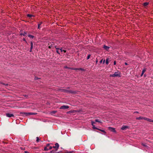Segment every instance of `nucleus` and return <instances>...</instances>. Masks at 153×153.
Wrapping results in <instances>:
<instances>
[{
    "mask_svg": "<svg viewBox=\"0 0 153 153\" xmlns=\"http://www.w3.org/2000/svg\"><path fill=\"white\" fill-rule=\"evenodd\" d=\"M64 68H67L68 69H73V70H76V71H84V69L82 68H76V69H74V68H70L68 67L67 66H65L64 67Z\"/></svg>",
    "mask_w": 153,
    "mask_h": 153,
    "instance_id": "f257e3e1",
    "label": "nucleus"
},
{
    "mask_svg": "<svg viewBox=\"0 0 153 153\" xmlns=\"http://www.w3.org/2000/svg\"><path fill=\"white\" fill-rule=\"evenodd\" d=\"M50 144L48 143L46 145V146L44 148V150L45 151H47L49 150V149H51L52 148V146H50L49 148H48V146H49L50 145Z\"/></svg>",
    "mask_w": 153,
    "mask_h": 153,
    "instance_id": "f03ea898",
    "label": "nucleus"
},
{
    "mask_svg": "<svg viewBox=\"0 0 153 153\" xmlns=\"http://www.w3.org/2000/svg\"><path fill=\"white\" fill-rule=\"evenodd\" d=\"M120 72L119 71H117L115 72L113 75H110V76H120Z\"/></svg>",
    "mask_w": 153,
    "mask_h": 153,
    "instance_id": "7ed1b4c3",
    "label": "nucleus"
},
{
    "mask_svg": "<svg viewBox=\"0 0 153 153\" xmlns=\"http://www.w3.org/2000/svg\"><path fill=\"white\" fill-rule=\"evenodd\" d=\"M21 114H22L23 115H25V116H26L29 115H35L36 114V113H35L23 112L21 113Z\"/></svg>",
    "mask_w": 153,
    "mask_h": 153,
    "instance_id": "20e7f679",
    "label": "nucleus"
},
{
    "mask_svg": "<svg viewBox=\"0 0 153 153\" xmlns=\"http://www.w3.org/2000/svg\"><path fill=\"white\" fill-rule=\"evenodd\" d=\"M108 128L109 130H110L111 131L115 133H116V131L115 130V128L113 127H108Z\"/></svg>",
    "mask_w": 153,
    "mask_h": 153,
    "instance_id": "39448f33",
    "label": "nucleus"
},
{
    "mask_svg": "<svg viewBox=\"0 0 153 153\" xmlns=\"http://www.w3.org/2000/svg\"><path fill=\"white\" fill-rule=\"evenodd\" d=\"M59 147V144L57 143H56L55 144V146H53L52 147V148H54L56 150H57Z\"/></svg>",
    "mask_w": 153,
    "mask_h": 153,
    "instance_id": "423d86ee",
    "label": "nucleus"
},
{
    "mask_svg": "<svg viewBox=\"0 0 153 153\" xmlns=\"http://www.w3.org/2000/svg\"><path fill=\"white\" fill-rule=\"evenodd\" d=\"M69 108V106L67 105H63L61 106L60 108V109H68Z\"/></svg>",
    "mask_w": 153,
    "mask_h": 153,
    "instance_id": "0eeeda50",
    "label": "nucleus"
},
{
    "mask_svg": "<svg viewBox=\"0 0 153 153\" xmlns=\"http://www.w3.org/2000/svg\"><path fill=\"white\" fill-rule=\"evenodd\" d=\"M65 91L64 92H67V93H74L75 92L74 91L70 90H68L67 89H65Z\"/></svg>",
    "mask_w": 153,
    "mask_h": 153,
    "instance_id": "6e6552de",
    "label": "nucleus"
},
{
    "mask_svg": "<svg viewBox=\"0 0 153 153\" xmlns=\"http://www.w3.org/2000/svg\"><path fill=\"white\" fill-rule=\"evenodd\" d=\"M91 125L93 126V128L94 129H97V128L94 125V124L95 123L93 121H91Z\"/></svg>",
    "mask_w": 153,
    "mask_h": 153,
    "instance_id": "1a4fd4ad",
    "label": "nucleus"
},
{
    "mask_svg": "<svg viewBox=\"0 0 153 153\" xmlns=\"http://www.w3.org/2000/svg\"><path fill=\"white\" fill-rule=\"evenodd\" d=\"M6 116L7 117H14V115L13 114H10V113H7L6 114Z\"/></svg>",
    "mask_w": 153,
    "mask_h": 153,
    "instance_id": "9d476101",
    "label": "nucleus"
},
{
    "mask_svg": "<svg viewBox=\"0 0 153 153\" xmlns=\"http://www.w3.org/2000/svg\"><path fill=\"white\" fill-rule=\"evenodd\" d=\"M128 128V126H123L122 128H121V129L122 130H125L127 128Z\"/></svg>",
    "mask_w": 153,
    "mask_h": 153,
    "instance_id": "9b49d317",
    "label": "nucleus"
},
{
    "mask_svg": "<svg viewBox=\"0 0 153 153\" xmlns=\"http://www.w3.org/2000/svg\"><path fill=\"white\" fill-rule=\"evenodd\" d=\"M103 48H104V49L107 50V51H108V50L109 49V48L110 47H108V46H105V45H104V46H103Z\"/></svg>",
    "mask_w": 153,
    "mask_h": 153,
    "instance_id": "f8f14e48",
    "label": "nucleus"
},
{
    "mask_svg": "<svg viewBox=\"0 0 153 153\" xmlns=\"http://www.w3.org/2000/svg\"><path fill=\"white\" fill-rule=\"evenodd\" d=\"M136 119L137 120H143V117H137L136 118Z\"/></svg>",
    "mask_w": 153,
    "mask_h": 153,
    "instance_id": "ddd939ff",
    "label": "nucleus"
},
{
    "mask_svg": "<svg viewBox=\"0 0 153 153\" xmlns=\"http://www.w3.org/2000/svg\"><path fill=\"white\" fill-rule=\"evenodd\" d=\"M97 130H100V131H101V132L104 133H106V132H105V131L104 130H102V129H99L98 128H97Z\"/></svg>",
    "mask_w": 153,
    "mask_h": 153,
    "instance_id": "4468645a",
    "label": "nucleus"
},
{
    "mask_svg": "<svg viewBox=\"0 0 153 153\" xmlns=\"http://www.w3.org/2000/svg\"><path fill=\"white\" fill-rule=\"evenodd\" d=\"M30 44H31V48H30V52H31L32 49L33 48V43L32 42H31Z\"/></svg>",
    "mask_w": 153,
    "mask_h": 153,
    "instance_id": "2eb2a0df",
    "label": "nucleus"
},
{
    "mask_svg": "<svg viewBox=\"0 0 153 153\" xmlns=\"http://www.w3.org/2000/svg\"><path fill=\"white\" fill-rule=\"evenodd\" d=\"M145 71H146V70L145 69H144L143 70L141 75V76H143V74L145 72Z\"/></svg>",
    "mask_w": 153,
    "mask_h": 153,
    "instance_id": "dca6fc26",
    "label": "nucleus"
},
{
    "mask_svg": "<svg viewBox=\"0 0 153 153\" xmlns=\"http://www.w3.org/2000/svg\"><path fill=\"white\" fill-rule=\"evenodd\" d=\"M20 34H21V35H23L24 36H25L26 34V33L25 32L22 33Z\"/></svg>",
    "mask_w": 153,
    "mask_h": 153,
    "instance_id": "f3484780",
    "label": "nucleus"
},
{
    "mask_svg": "<svg viewBox=\"0 0 153 153\" xmlns=\"http://www.w3.org/2000/svg\"><path fill=\"white\" fill-rule=\"evenodd\" d=\"M65 89H59V91H61V92H64L65 91Z\"/></svg>",
    "mask_w": 153,
    "mask_h": 153,
    "instance_id": "a211bd4d",
    "label": "nucleus"
},
{
    "mask_svg": "<svg viewBox=\"0 0 153 153\" xmlns=\"http://www.w3.org/2000/svg\"><path fill=\"white\" fill-rule=\"evenodd\" d=\"M108 62H109V59L107 58L106 60V64H108Z\"/></svg>",
    "mask_w": 153,
    "mask_h": 153,
    "instance_id": "6ab92c4d",
    "label": "nucleus"
},
{
    "mask_svg": "<svg viewBox=\"0 0 153 153\" xmlns=\"http://www.w3.org/2000/svg\"><path fill=\"white\" fill-rule=\"evenodd\" d=\"M56 48V52H57V53H58L59 54H60L59 51V48Z\"/></svg>",
    "mask_w": 153,
    "mask_h": 153,
    "instance_id": "aec40b11",
    "label": "nucleus"
},
{
    "mask_svg": "<svg viewBox=\"0 0 153 153\" xmlns=\"http://www.w3.org/2000/svg\"><path fill=\"white\" fill-rule=\"evenodd\" d=\"M96 122H98L99 123H101V122L98 119H96L95 120Z\"/></svg>",
    "mask_w": 153,
    "mask_h": 153,
    "instance_id": "412c9836",
    "label": "nucleus"
},
{
    "mask_svg": "<svg viewBox=\"0 0 153 153\" xmlns=\"http://www.w3.org/2000/svg\"><path fill=\"white\" fill-rule=\"evenodd\" d=\"M42 23V22H41L40 23V24H38V28L39 29H40V25Z\"/></svg>",
    "mask_w": 153,
    "mask_h": 153,
    "instance_id": "4be33fe9",
    "label": "nucleus"
},
{
    "mask_svg": "<svg viewBox=\"0 0 153 153\" xmlns=\"http://www.w3.org/2000/svg\"><path fill=\"white\" fill-rule=\"evenodd\" d=\"M57 111H53L51 112V114H54Z\"/></svg>",
    "mask_w": 153,
    "mask_h": 153,
    "instance_id": "5701e85b",
    "label": "nucleus"
},
{
    "mask_svg": "<svg viewBox=\"0 0 153 153\" xmlns=\"http://www.w3.org/2000/svg\"><path fill=\"white\" fill-rule=\"evenodd\" d=\"M148 4V2H145L143 4L144 6H146Z\"/></svg>",
    "mask_w": 153,
    "mask_h": 153,
    "instance_id": "b1692460",
    "label": "nucleus"
},
{
    "mask_svg": "<svg viewBox=\"0 0 153 153\" xmlns=\"http://www.w3.org/2000/svg\"><path fill=\"white\" fill-rule=\"evenodd\" d=\"M28 36L29 37H30V38H33V37H34V36H33V35H29Z\"/></svg>",
    "mask_w": 153,
    "mask_h": 153,
    "instance_id": "393cba45",
    "label": "nucleus"
},
{
    "mask_svg": "<svg viewBox=\"0 0 153 153\" xmlns=\"http://www.w3.org/2000/svg\"><path fill=\"white\" fill-rule=\"evenodd\" d=\"M36 142H39V140H39V137H36Z\"/></svg>",
    "mask_w": 153,
    "mask_h": 153,
    "instance_id": "a878e982",
    "label": "nucleus"
},
{
    "mask_svg": "<svg viewBox=\"0 0 153 153\" xmlns=\"http://www.w3.org/2000/svg\"><path fill=\"white\" fill-rule=\"evenodd\" d=\"M27 16L29 17H31L32 16H33V15L31 14H28L27 15Z\"/></svg>",
    "mask_w": 153,
    "mask_h": 153,
    "instance_id": "bb28decb",
    "label": "nucleus"
},
{
    "mask_svg": "<svg viewBox=\"0 0 153 153\" xmlns=\"http://www.w3.org/2000/svg\"><path fill=\"white\" fill-rule=\"evenodd\" d=\"M148 119L149 118H146V117H143V120H147V121H148Z\"/></svg>",
    "mask_w": 153,
    "mask_h": 153,
    "instance_id": "cd10ccee",
    "label": "nucleus"
},
{
    "mask_svg": "<svg viewBox=\"0 0 153 153\" xmlns=\"http://www.w3.org/2000/svg\"><path fill=\"white\" fill-rule=\"evenodd\" d=\"M148 119L149 118H146V117H143V120H147V121H148Z\"/></svg>",
    "mask_w": 153,
    "mask_h": 153,
    "instance_id": "c85d7f7f",
    "label": "nucleus"
},
{
    "mask_svg": "<svg viewBox=\"0 0 153 153\" xmlns=\"http://www.w3.org/2000/svg\"><path fill=\"white\" fill-rule=\"evenodd\" d=\"M152 120H153L149 118L148 120V121L149 122H152Z\"/></svg>",
    "mask_w": 153,
    "mask_h": 153,
    "instance_id": "c756f323",
    "label": "nucleus"
},
{
    "mask_svg": "<svg viewBox=\"0 0 153 153\" xmlns=\"http://www.w3.org/2000/svg\"><path fill=\"white\" fill-rule=\"evenodd\" d=\"M142 145L144 147H146L147 146V145L146 144H144L143 143H142Z\"/></svg>",
    "mask_w": 153,
    "mask_h": 153,
    "instance_id": "7c9ffc66",
    "label": "nucleus"
},
{
    "mask_svg": "<svg viewBox=\"0 0 153 153\" xmlns=\"http://www.w3.org/2000/svg\"><path fill=\"white\" fill-rule=\"evenodd\" d=\"M90 55H88V56H87V59H89L90 58Z\"/></svg>",
    "mask_w": 153,
    "mask_h": 153,
    "instance_id": "2f4dec72",
    "label": "nucleus"
},
{
    "mask_svg": "<svg viewBox=\"0 0 153 153\" xmlns=\"http://www.w3.org/2000/svg\"><path fill=\"white\" fill-rule=\"evenodd\" d=\"M59 50H60L61 52H62L63 50L62 49V48H59Z\"/></svg>",
    "mask_w": 153,
    "mask_h": 153,
    "instance_id": "473e14b6",
    "label": "nucleus"
},
{
    "mask_svg": "<svg viewBox=\"0 0 153 153\" xmlns=\"http://www.w3.org/2000/svg\"><path fill=\"white\" fill-rule=\"evenodd\" d=\"M40 78H38V77H35V79H40Z\"/></svg>",
    "mask_w": 153,
    "mask_h": 153,
    "instance_id": "72a5a7b5",
    "label": "nucleus"
},
{
    "mask_svg": "<svg viewBox=\"0 0 153 153\" xmlns=\"http://www.w3.org/2000/svg\"><path fill=\"white\" fill-rule=\"evenodd\" d=\"M72 152L70 151V152H66V153H71Z\"/></svg>",
    "mask_w": 153,
    "mask_h": 153,
    "instance_id": "f704fd0d",
    "label": "nucleus"
},
{
    "mask_svg": "<svg viewBox=\"0 0 153 153\" xmlns=\"http://www.w3.org/2000/svg\"><path fill=\"white\" fill-rule=\"evenodd\" d=\"M24 153H30L29 152H28L27 151H25L24 152Z\"/></svg>",
    "mask_w": 153,
    "mask_h": 153,
    "instance_id": "c9c22d12",
    "label": "nucleus"
},
{
    "mask_svg": "<svg viewBox=\"0 0 153 153\" xmlns=\"http://www.w3.org/2000/svg\"><path fill=\"white\" fill-rule=\"evenodd\" d=\"M114 65H115L116 64V62L114 61Z\"/></svg>",
    "mask_w": 153,
    "mask_h": 153,
    "instance_id": "e433bc0d",
    "label": "nucleus"
},
{
    "mask_svg": "<svg viewBox=\"0 0 153 153\" xmlns=\"http://www.w3.org/2000/svg\"><path fill=\"white\" fill-rule=\"evenodd\" d=\"M23 40L24 41H25V42H26V40L25 39V38H24V39H23Z\"/></svg>",
    "mask_w": 153,
    "mask_h": 153,
    "instance_id": "4c0bfd02",
    "label": "nucleus"
},
{
    "mask_svg": "<svg viewBox=\"0 0 153 153\" xmlns=\"http://www.w3.org/2000/svg\"><path fill=\"white\" fill-rule=\"evenodd\" d=\"M63 51L64 53H66V51L65 50H63Z\"/></svg>",
    "mask_w": 153,
    "mask_h": 153,
    "instance_id": "58836bf2",
    "label": "nucleus"
},
{
    "mask_svg": "<svg viewBox=\"0 0 153 153\" xmlns=\"http://www.w3.org/2000/svg\"><path fill=\"white\" fill-rule=\"evenodd\" d=\"M138 113V112L137 111H135L134 112V113Z\"/></svg>",
    "mask_w": 153,
    "mask_h": 153,
    "instance_id": "ea45409f",
    "label": "nucleus"
},
{
    "mask_svg": "<svg viewBox=\"0 0 153 153\" xmlns=\"http://www.w3.org/2000/svg\"><path fill=\"white\" fill-rule=\"evenodd\" d=\"M125 64L126 65H127V64H127V63H126V62H125Z\"/></svg>",
    "mask_w": 153,
    "mask_h": 153,
    "instance_id": "a19ab883",
    "label": "nucleus"
},
{
    "mask_svg": "<svg viewBox=\"0 0 153 153\" xmlns=\"http://www.w3.org/2000/svg\"><path fill=\"white\" fill-rule=\"evenodd\" d=\"M21 149H22V150H24V149H23V148L22 147H21Z\"/></svg>",
    "mask_w": 153,
    "mask_h": 153,
    "instance_id": "79ce46f5",
    "label": "nucleus"
},
{
    "mask_svg": "<svg viewBox=\"0 0 153 153\" xmlns=\"http://www.w3.org/2000/svg\"><path fill=\"white\" fill-rule=\"evenodd\" d=\"M105 62V60H104L103 61V63H104Z\"/></svg>",
    "mask_w": 153,
    "mask_h": 153,
    "instance_id": "37998d69",
    "label": "nucleus"
},
{
    "mask_svg": "<svg viewBox=\"0 0 153 153\" xmlns=\"http://www.w3.org/2000/svg\"><path fill=\"white\" fill-rule=\"evenodd\" d=\"M102 60H101L100 61V63H102Z\"/></svg>",
    "mask_w": 153,
    "mask_h": 153,
    "instance_id": "c03bdc74",
    "label": "nucleus"
},
{
    "mask_svg": "<svg viewBox=\"0 0 153 153\" xmlns=\"http://www.w3.org/2000/svg\"><path fill=\"white\" fill-rule=\"evenodd\" d=\"M53 152V151H51V153H52Z\"/></svg>",
    "mask_w": 153,
    "mask_h": 153,
    "instance_id": "a18cd8bd",
    "label": "nucleus"
},
{
    "mask_svg": "<svg viewBox=\"0 0 153 153\" xmlns=\"http://www.w3.org/2000/svg\"><path fill=\"white\" fill-rule=\"evenodd\" d=\"M26 96H27V95H25V97H26Z\"/></svg>",
    "mask_w": 153,
    "mask_h": 153,
    "instance_id": "49530a36",
    "label": "nucleus"
},
{
    "mask_svg": "<svg viewBox=\"0 0 153 153\" xmlns=\"http://www.w3.org/2000/svg\"><path fill=\"white\" fill-rule=\"evenodd\" d=\"M50 146H48V148H49V147H50Z\"/></svg>",
    "mask_w": 153,
    "mask_h": 153,
    "instance_id": "de8ad7c7",
    "label": "nucleus"
},
{
    "mask_svg": "<svg viewBox=\"0 0 153 153\" xmlns=\"http://www.w3.org/2000/svg\"><path fill=\"white\" fill-rule=\"evenodd\" d=\"M152 122H153V120H152Z\"/></svg>",
    "mask_w": 153,
    "mask_h": 153,
    "instance_id": "09e8293b",
    "label": "nucleus"
}]
</instances>
